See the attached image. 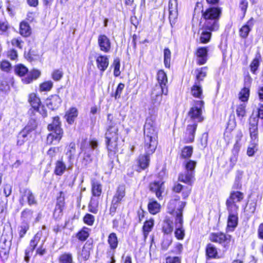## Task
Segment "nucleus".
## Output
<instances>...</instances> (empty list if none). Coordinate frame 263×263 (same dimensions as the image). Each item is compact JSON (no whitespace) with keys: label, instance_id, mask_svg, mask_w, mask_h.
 <instances>
[{"label":"nucleus","instance_id":"a878e982","mask_svg":"<svg viewBox=\"0 0 263 263\" xmlns=\"http://www.w3.org/2000/svg\"><path fill=\"white\" fill-rule=\"evenodd\" d=\"M229 215L228 220V228L230 231H233L238 223L237 211H229Z\"/></svg>","mask_w":263,"mask_h":263},{"label":"nucleus","instance_id":"ddd939ff","mask_svg":"<svg viewBox=\"0 0 263 263\" xmlns=\"http://www.w3.org/2000/svg\"><path fill=\"white\" fill-rule=\"evenodd\" d=\"M41 237V235L40 233H37L30 240L29 246L25 251V259L26 261H29L30 257L32 255L35 248L40 242Z\"/></svg>","mask_w":263,"mask_h":263},{"label":"nucleus","instance_id":"c03bdc74","mask_svg":"<svg viewBox=\"0 0 263 263\" xmlns=\"http://www.w3.org/2000/svg\"><path fill=\"white\" fill-rule=\"evenodd\" d=\"M173 229L174 226L173 222L168 219L165 220L162 228L163 232L165 234H168L173 232Z\"/></svg>","mask_w":263,"mask_h":263},{"label":"nucleus","instance_id":"9b49d317","mask_svg":"<svg viewBox=\"0 0 263 263\" xmlns=\"http://www.w3.org/2000/svg\"><path fill=\"white\" fill-rule=\"evenodd\" d=\"M242 137L243 134L241 130H238L235 132L234 136L235 143L232 149L233 155L230 159L231 162L233 163L236 162L240 147L243 144Z\"/></svg>","mask_w":263,"mask_h":263},{"label":"nucleus","instance_id":"f3484780","mask_svg":"<svg viewBox=\"0 0 263 263\" xmlns=\"http://www.w3.org/2000/svg\"><path fill=\"white\" fill-rule=\"evenodd\" d=\"M150 190L155 193L156 197L158 199H160L162 193L164 192V182L162 180L154 181L149 185Z\"/></svg>","mask_w":263,"mask_h":263},{"label":"nucleus","instance_id":"4be33fe9","mask_svg":"<svg viewBox=\"0 0 263 263\" xmlns=\"http://www.w3.org/2000/svg\"><path fill=\"white\" fill-rule=\"evenodd\" d=\"M34 122L33 125L30 128L29 126H26L18 134L17 144L22 145L27 139V136L30 132L34 130L36 127V124Z\"/></svg>","mask_w":263,"mask_h":263},{"label":"nucleus","instance_id":"5fc2aeb1","mask_svg":"<svg viewBox=\"0 0 263 263\" xmlns=\"http://www.w3.org/2000/svg\"><path fill=\"white\" fill-rule=\"evenodd\" d=\"M53 86V83L51 81H46L40 85L41 91H49Z\"/></svg>","mask_w":263,"mask_h":263},{"label":"nucleus","instance_id":"c85d7f7f","mask_svg":"<svg viewBox=\"0 0 263 263\" xmlns=\"http://www.w3.org/2000/svg\"><path fill=\"white\" fill-rule=\"evenodd\" d=\"M48 129L51 132H54L55 133L63 134L62 129L60 127V122L59 118L58 117L53 118V121L48 126Z\"/></svg>","mask_w":263,"mask_h":263},{"label":"nucleus","instance_id":"864d4df0","mask_svg":"<svg viewBox=\"0 0 263 263\" xmlns=\"http://www.w3.org/2000/svg\"><path fill=\"white\" fill-rule=\"evenodd\" d=\"M29 229V224L27 222H23L19 227V236L23 238Z\"/></svg>","mask_w":263,"mask_h":263},{"label":"nucleus","instance_id":"a18cd8bd","mask_svg":"<svg viewBox=\"0 0 263 263\" xmlns=\"http://www.w3.org/2000/svg\"><path fill=\"white\" fill-rule=\"evenodd\" d=\"M28 71L27 68L22 64L16 65L14 68L15 73L20 77L24 76Z\"/></svg>","mask_w":263,"mask_h":263},{"label":"nucleus","instance_id":"1a4fd4ad","mask_svg":"<svg viewBox=\"0 0 263 263\" xmlns=\"http://www.w3.org/2000/svg\"><path fill=\"white\" fill-rule=\"evenodd\" d=\"M243 198L244 194L243 193L238 191L232 190L226 201V205L228 211H238L239 203Z\"/></svg>","mask_w":263,"mask_h":263},{"label":"nucleus","instance_id":"2eb2a0df","mask_svg":"<svg viewBox=\"0 0 263 263\" xmlns=\"http://www.w3.org/2000/svg\"><path fill=\"white\" fill-rule=\"evenodd\" d=\"M98 44L100 50L104 52L108 53L111 49V42L110 39L105 34H100L98 36Z\"/></svg>","mask_w":263,"mask_h":263},{"label":"nucleus","instance_id":"dca6fc26","mask_svg":"<svg viewBox=\"0 0 263 263\" xmlns=\"http://www.w3.org/2000/svg\"><path fill=\"white\" fill-rule=\"evenodd\" d=\"M169 20L172 25L176 22L178 16V3L177 0H170L168 4Z\"/></svg>","mask_w":263,"mask_h":263},{"label":"nucleus","instance_id":"f704fd0d","mask_svg":"<svg viewBox=\"0 0 263 263\" xmlns=\"http://www.w3.org/2000/svg\"><path fill=\"white\" fill-rule=\"evenodd\" d=\"M78 115V110L75 107H72L67 112V122L69 124L74 123Z\"/></svg>","mask_w":263,"mask_h":263},{"label":"nucleus","instance_id":"7ed1b4c3","mask_svg":"<svg viewBox=\"0 0 263 263\" xmlns=\"http://www.w3.org/2000/svg\"><path fill=\"white\" fill-rule=\"evenodd\" d=\"M201 25L205 29L218 30L219 28V20L221 9L219 7H211L202 10Z\"/></svg>","mask_w":263,"mask_h":263},{"label":"nucleus","instance_id":"3c124183","mask_svg":"<svg viewBox=\"0 0 263 263\" xmlns=\"http://www.w3.org/2000/svg\"><path fill=\"white\" fill-rule=\"evenodd\" d=\"M6 248L3 249L2 246L0 249V257L3 260H7L9 256L10 244H8Z\"/></svg>","mask_w":263,"mask_h":263},{"label":"nucleus","instance_id":"f8f14e48","mask_svg":"<svg viewBox=\"0 0 263 263\" xmlns=\"http://www.w3.org/2000/svg\"><path fill=\"white\" fill-rule=\"evenodd\" d=\"M197 126V124L196 123H191L187 125L182 139V142L184 143H192L194 141L195 133Z\"/></svg>","mask_w":263,"mask_h":263},{"label":"nucleus","instance_id":"f257e3e1","mask_svg":"<svg viewBox=\"0 0 263 263\" xmlns=\"http://www.w3.org/2000/svg\"><path fill=\"white\" fill-rule=\"evenodd\" d=\"M155 113L154 109L152 112H149V116L146 118L144 126V148L145 154L140 155L138 159V165L141 170H144L148 166L149 156L155 152L158 144V129L156 115Z\"/></svg>","mask_w":263,"mask_h":263},{"label":"nucleus","instance_id":"423d86ee","mask_svg":"<svg viewBox=\"0 0 263 263\" xmlns=\"http://www.w3.org/2000/svg\"><path fill=\"white\" fill-rule=\"evenodd\" d=\"M105 138L107 147L109 153H115L117 151V141L119 138L117 126H108L105 135Z\"/></svg>","mask_w":263,"mask_h":263},{"label":"nucleus","instance_id":"5701e85b","mask_svg":"<svg viewBox=\"0 0 263 263\" xmlns=\"http://www.w3.org/2000/svg\"><path fill=\"white\" fill-rule=\"evenodd\" d=\"M96 63L98 68L103 73L108 67L109 59L107 55H99L96 58Z\"/></svg>","mask_w":263,"mask_h":263},{"label":"nucleus","instance_id":"4c0bfd02","mask_svg":"<svg viewBox=\"0 0 263 263\" xmlns=\"http://www.w3.org/2000/svg\"><path fill=\"white\" fill-rule=\"evenodd\" d=\"M206 255L209 258H215L217 257V249L212 244L209 243L206 246Z\"/></svg>","mask_w":263,"mask_h":263},{"label":"nucleus","instance_id":"0eeeda50","mask_svg":"<svg viewBox=\"0 0 263 263\" xmlns=\"http://www.w3.org/2000/svg\"><path fill=\"white\" fill-rule=\"evenodd\" d=\"M204 102L203 100L194 101L193 106L190 108L188 115L190 118L191 123L202 122L204 118L202 115V109L204 108Z\"/></svg>","mask_w":263,"mask_h":263},{"label":"nucleus","instance_id":"052dcab7","mask_svg":"<svg viewBox=\"0 0 263 263\" xmlns=\"http://www.w3.org/2000/svg\"><path fill=\"white\" fill-rule=\"evenodd\" d=\"M181 256H168L166 258V263H181Z\"/></svg>","mask_w":263,"mask_h":263},{"label":"nucleus","instance_id":"0e129e2a","mask_svg":"<svg viewBox=\"0 0 263 263\" xmlns=\"http://www.w3.org/2000/svg\"><path fill=\"white\" fill-rule=\"evenodd\" d=\"M28 192H31L28 189H25L23 192H22L21 197L20 199V202L22 205H23L26 201L28 200V195L27 193Z\"/></svg>","mask_w":263,"mask_h":263},{"label":"nucleus","instance_id":"6ab92c4d","mask_svg":"<svg viewBox=\"0 0 263 263\" xmlns=\"http://www.w3.org/2000/svg\"><path fill=\"white\" fill-rule=\"evenodd\" d=\"M178 180L191 186L195 180V174L184 170L179 175Z\"/></svg>","mask_w":263,"mask_h":263},{"label":"nucleus","instance_id":"c9c22d12","mask_svg":"<svg viewBox=\"0 0 263 263\" xmlns=\"http://www.w3.org/2000/svg\"><path fill=\"white\" fill-rule=\"evenodd\" d=\"M20 33L25 37L29 36L31 34V30L30 27L26 22H22L20 25Z\"/></svg>","mask_w":263,"mask_h":263},{"label":"nucleus","instance_id":"9d476101","mask_svg":"<svg viewBox=\"0 0 263 263\" xmlns=\"http://www.w3.org/2000/svg\"><path fill=\"white\" fill-rule=\"evenodd\" d=\"M125 195V188L124 185H119L112 199L110 207L109 209V214L113 216L116 212L117 208L123 200Z\"/></svg>","mask_w":263,"mask_h":263},{"label":"nucleus","instance_id":"8fccbe9b","mask_svg":"<svg viewBox=\"0 0 263 263\" xmlns=\"http://www.w3.org/2000/svg\"><path fill=\"white\" fill-rule=\"evenodd\" d=\"M65 170V165L64 163L61 161H57L54 170L55 174L57 175H61L64 173Z\"/></svg>","mask_w":263,"mask_h":263},{"label":"nucleus","instance_id":"49530a36","mask_svg":"<svg viewBox=\"0 0 263 263\" xmlns=\"http://www.w3.org/2000/svg\"><path fill=\"white\" fill-rule=\"evenodd\" d=\"M246 103L241 102L237 106L236 108V114L237 116L240 118H243L246 116Z\"/></svg>","mask_w":263,"mask_h":263},{"label":"nucleus","instance_id":"de8ad7c7","mask_svg":"<svg viewBox=\"0 0 263 263\" xmlns=\"http://www.w3.org/2000/svg\"><path fill=\"white\" fill-rule=\"evenodd\" d=\"M171 60V52L168 48H166L164 49V64L165 67H170Z\"/></svg>","mask_w":263,"mask_h":263},{"label":"nucleus","instance_id":"f03ea898","mask_svg":"<svg viewBox=\"0 0 263 263\" xmlns=\"http://www.w3.org/2000/svg\"><path fill=\"white\" fill-rule=\"evenodd\" d=\"M185 205L186 202L180 201L179 197L171 200L167 205L168 213L175 215V235L179 240H182L185 235V230L183 227L182 211Z\"/></svg>","mask_w":263,"mask_h":263},{"label":"nucleus","instance_id":"c756f323","mask_svg":"<svg viewBox=\"0 0 263 263\" xmlns=\"http://www.w3.org/2000/svg\"><path fill=\"white\" fill-rule=\"evenodd\" d=\"M40 75V71L37 69H33L29 72L27 77L22 79V81L25 84H29L33 80L37 79Z\"/></svg>","mask_w":263,"mask_h":263},{"label":"nucleus","instance_id":"79ce46f5","mask_svg":"<svg viewBox=\"0 0 263 263\" xmlns=\"http://www.w3.org/2000/svg\"><path fill=\"white\" fill-rule=\"evenodd\" d=\"M250 90L249 88L244 87L239 93V99L241 102L246 103L248 101L249 97Z\"/></svg>","mask_w":263,"mask_h":263},{"label":"nucleus","instance_id":"a211bd4d","mask_svg":"<svg viewBox=\"0 0 263 263\" xmlns=\"http://www.w3.org/2000/svg\"><path fill=\"white\" fill-rule=\"evenodd\" d=\"M254 19L251 17L245 25L241 27L239 30V35L241 37L246 39L248 37L249 32L254 25Z\"/></svg>","mask_w":263,"mask_h":263},{"label":"nucleus","instance_id":"680f3d73","mask_svg":"<svg viewBox=\"0 0 263 263\" xmlns=\"http://www.w3.org/2000/svg\"><path fill=\"white\" fill-rule=\"evenodd\" d=\"M183 250V246L181 243L179 242H177L175 244V246L172 252L176 254H180Z\"/></svg>","mask_w":263,"mask_h":263},{"label":"nucleus","instance_id":"338daca9","mask_svg":"<svg viewBox=\"0 0 263 263\" xmlns=\"http://www.w3.org/2000/svg\"><path fill=\"white\" fill-rule=\"evenodd\" d=\"M107 120L108 126H116L117 124V121L116 120L115 117L113 116V115L108 114Z\"/></svg>","mask_w":263,"mask_h":263},{"label":"nucleus","instance_id":"cd10ccee","mask_svg":"<svg viewBox=\"0 0 263 263\" xmlns=\"http://www.w3.org/2000/svg\"><path fill=\"white\" fill-rule=\"evenodd\" d=\"M107 242L109 244L110 249L108 251H113L115 252V250L118 245V237L116 233H111L109 235Z\"/></svg>","mask_w":263,"mask_h":263},{"label":"nucleus","instance_id":"e433bc0d","mask_svg":"<svg viewBox=\"0 0 263 263\" xmlns=\"http://www.w3.org/2000/svg\"><path fill=\"white\" fill-rule=\"evenodd\" d=\"M195 72L196 73L195 82H198L199 83H200V82L203 81L206 76L207 68L206 67H204L198 68L195 70Z\"/></svg>","mask_w":263,"mask_h":263},{"label":"nucleus","instance_id":"58836bf2","mask_svg":"<svg viewBox=\"0 0 263 263\" xmlns=\"http://www.w3.org/2000/svg\"><path fill=\"white\" fill-rule=\"evenodd\" d=\"M148 209L152 214H156L159 212L160 205L156 201L152 200L148 204Z\"/></svg>","mask_w":263,"mask_h":263},{"label":"nucleus","instance_id":"4d7b16f0","mask_svg":"<svg viewBox=\"0 0 263 263\" xmlns=\"http://www.w3.org/2000/svg\"><path fill=\"white\" fill-rule=\"evenodd\" d=\"M113 65L114 67V74L115 77H118L120 74V62L119 59L116 58L114 60Z\"/></svg>","mask_w":263,"mask_h":263},{"label":"nucleus","instance_id":"a19ab883","mask_svg":"<svg viewBox=\"0 0 263 263\" xmlns=\"http://www.w3.org/2000/svg\"><path fill=\"white\" fill-rule=\"evenodd\" d=\"M153 226L154 220L153 219H150L144 222L143 226V231L145 238L147 237L148 233L151 231Z\"/></svg>","mask_w":263,"mask_h":263},{"label":"nucleus","instance_id":"39448f33","mask_svg":"<svg viewBox=\"0 0 263 263\" xmlns=\"http://www.w3.org/2000/svg\"><path fill=\"white\" fill-rule=\"evenodd\" d=\"M251 141L247 149V155L251 157L254 155L257 150L258 142L257 118L252 117L250 119V127H249Z\"/></svg>","mask_w":263,"mask_h":263},{"label":"nucleus","instance_id":"b1692460","mask_svg":"<svg viewBox=\"0 0 263 263\" xmlns=\"http://www.w3.org/2000/svg\"><path fill=\"white\" fill-rule=\"evenodd\" d=\"M208 48L206 47L198 48L196 51L197 63L198 65L204 64L208 60Z\"/></svg>","mask_w":263,"mask_h":263},{"label":"nucleus","instance_id":"72a5a7b5","mask_svg":"<svg viewBox=\"0 0 263 263\" xmlns=\"http://www.w3.org/2000/svg\"><path fill=\"white\" fill-rule=\"evenodd\" d=\"M260 60L261 55L259 52H257L250 65L251 71L253 73L256 74V71L260 65Z\"/></svg>","mask_w":263,"mask_h":263},{"label":"nucleus","instance_id":"e2e57ef3","mask_svg":"<svg viewBox=\"0 0 263 263\" xmlns=\"http://www.w3.org/2000/svg\"><path fill=\"white\" fill-rule=\"evenodd\" d=\"M0 68L2 70L8 72L11 69V65L7 61H3L0 64Z\"/></svg>","mask_w":263,"mask_h":263},{"label":"nucleus","instance_id":"69168bd1","mask_svg":"<svg viewBox=\"0 0 263 263\" xmlns=\"http://www.w3.org/2000/svg\"><path fill=\"white\" fill-rule=\"evenodd\" d=\"M124 84L123 83H121L119 84L115 94V97L116 99H118L120 97L121 94L124 88Z\"/></svg>","mask_w":263,"mask_h":263},{"label":"nucleus","instance_id":"37998d69","mask_svg":"<svg viewBox=\"0 0 263 263\" xmlns=\"http://www.w3.org/2000/svg\"><path fill=\"white\" fill-rule=\"evenodd\" d=\"M185 166V171L192 172L195 174V168L196 165V162L192 160H187L183 163Z\"/></svg>","mask_w":263,"mask_h":263},{"label":"nucleus","instance_id":"603ef678","mask_svg":"<svg viewBox=\"0 0 263 263\" xmlns=\"http://www.w3.org/2000/svg\"><path fill=\"white\" fill-rule=\"evenodd\" d=\"M33 212L30 210H25L22 213V218L24 222H27L32 218Z\"/></svg>","mask_w":263,"mask_h":263},{"label":"nucleus","instance_id":"2f4dec72","mask_svg":"<svg viewBox=\"0 0 263 263\" xmlns=\"http://www.w3.org/2000/svg\"><path fill=\"white\" fill-rule=\"evenodd\" d=\"M91 193L93 197H99L102 193V185L96 180L91 181Z\"/></svg>","mask_w":263,"mask_h":263},{"label":"nucleus","instance_id":"bb28decb","mask_svg":"<svg viewBox=\"0 0 263 263\" xmlns=\"http://www.w3.org/2000/svg\"><path fill=\"white\" fill-rule=\"evenodd\" d=\"M199 31L201 32L200 36V42L203 44H206L209 42L211 40L212 32L216 31L217 30L205 29L204 28L203 25H201Z\"/></svg>","mask_w":263,"mask_h":263},{"label":"nucleus","instance_id":"774afa93","mask_svg":"<svg viewBox=\"0 0 263 263\" xmlns=\"http://www.w3.org/2000/svg\"><path fill=\"white\" fill-rule=\"evenodd\" d=\"M63 76V73L60 70H55L52 74V77L53 80L58 81L60 80Z\"/></svg>","mask_w":263,"mask_h":263},{"label":"nucleus","instance_id":"412c9836","mask_svg":"<svg viewBox=\"0 0 263 263\" xmlns=\"http://www.w3.org/2000/svg\"><path fill=\"white\" fill-rule=\"evenodd\" d=\"M63 194L61 192L60 196L57 199V204L54 212V216L56 218H59L63 215V211L65 209V199L64 196H62Z\"/></svg>","mask_w":263,"mask_h":263},{"label":"nucleus","instance_id":"ea45409f","mask_svg":"<svg viewBox=\"0 0 263 263\" xmlns=\"http://www.w3.org/2000/svg\"><path fill=\"white\" fill-rule=\"evenodd\" d=\"M193 148L192 146H186L184 147L181 153L180 157L183 159H189L192 155Z\"/></svg>","mask_w":263,"mask_h":263},{"label":"nucleus","instance_id":"6e6552de","mask_svg":"<svg viewBox=\"0 0 263 263\" xmlns=\"http://www.w3.org/2000/svg\"><path fill=\"white\" fill-rule=\"evenodd\" d=\"M98 146V142L96 138H90L88 141L84 140L81 145V150L84 155V159L86 160L87 162L91 161L92 160L91 154L92 151L93 150L97 152Z\"/></svg>","mask_w":263,"mask_h":263},{"label":"nucleus","instance_id":"6e6d98bb","mask_svg":"<svg viewBox=\"0 0 263 263\" xmlns=\"http://www.w3.org/2000/svg\"><path fill=\"white\" fill-rule=\"evenodd\" d=\"M172 239L170 236L164 237L161 243L162 249L164 250H166L172 243Z\"/></svg>","mask_w":263,"mask_h":263},{"label":"nucleus","instance_id":"7c9ffc66","mask_svg":"<svg viewBox=\"0 0 263 263\" xmlns=\"http://www.w3.org/2000/svg\"><path fill=\"white\" fill-rule=\"evenodd\" d=\"M61 103L60 99L58 96H53L51 98L47 99L46 101L47 106L52 110L58 107Z\"/></svg>","mask_w":263,"mask_h":263},{"label":"nucleus","instance_id":"4468645a","mask_svg":"<svg viewBox=\"0 0 263 263\" xmlns=\"http://www.w3.org/2000/svg\"><path fill=\"white\" fill-rule=\"evenodd\" d=\"M29 102L34 110L39 111L43 116H46V111L44 107L41 106L40 99L35 93H32L29 95Z\"/></svg>","mask_w":263,"mask_h":263},{"label":"nucleus","instance_id":"13d9d810","mask_svg":"<svg viewBox=\"0 0 263 263\" xmlns=\"http://www.w3.org/2000/svg\"><path fill=\"white\" fill-rule=\"evenodd\" d=\"M88 230L87 228H84L79 232L77 234L78 239L82 241L85 240L89 236Z\"/></svg>","mask_w":263,"mask_h":263},{"label":"nucleus","instance_id":"09e8293b","mask_svg":"<svg viewBox=\"0 0 263 263\" xmlns=\"http://www.w3.org/2000/svg\"><path fill=\"white\" fill-rule=\"evenodd\" d=\"M90 256V248L84 246L82 250L80 253L79 258V259H82L86 260L88 259Z\"/></svg>","mask_w":263,"mask_h":263},{"label":"nucleus","instance_id":"473e14b6","mask_svg":"<svg viewBox=\"0 0 263 263\" xmlns=\"http://www.w3.org/2000/svg\"><path fill=\"white\" fill-rule=\"evenodd\" d=\"M62 137V134L55 133L52 132L49 134L47 137V143L48 144H57Z\"/></svg>","mask_w":263,"mask_h":263},{"label":"nucleus","instance_id":"aec40b11","mask_svg":"<svg viewBox=\"0 0 263 263\" xmlns=\"http://www.w3.org/2000/svg\"><path fill=\"white\" fill-rule=\"evenodd\" d=\"M230 236L221 232L212 233L210 235V240L214 242L222 244L230 240Z\"/></svg>","mask_w":263,"mask_h":263},{"label":"nucleus","instance_id":"393cba45","mask_svg":"<svg viewBox=\"0 0 263 263\" xmlns=\"http://www.w3.org/2000/svg\"><path fill=\"white\" fill-rule=\"evenodd\" d=\"M190 93L193 97L198 98L200 100H202L204 98L202 86L198 82H195L194 84L191 87Z\"/></svg>","mask_w":263,"mask_h":263},{"label":"nucleus","instance_id":"20e7f679","mask_svg":"<svg viewBox=\"0 0 263 263\" xmlns=\"http://www.w3.org/2000/svg\"><path fill=\"white\" fill-rule=\"evenodd\" d=\"M158 84L154 87L152 94V101L155 106H158L160 104L162 101V95H166L168 92L166 87L167 83V78L166 74L162 70H160L157 72Z\"/></svg>","mask_w":263,"mask_h":263},{"label":"nucleus","instance_id":"bf43d9fd","mask_svg":"<svg viewBox=\"0 0 263 263\" xmlns=\"http://www.w3.org/2000/svg\"><path fill=\"white\" fill-rule=\"evenodd\" d=\"M83 220L85 223L92 226L95 221L94 216L90 214H87L84 217Z\"/></svg>","mask_w":263,"mask_h":263}]
</instances>
